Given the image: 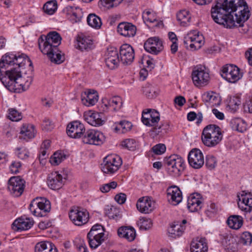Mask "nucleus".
I'll return each mask as SVG.
<instances>
[{
  "label": "nucleus",
  "mask_w": 252,
  "mask_h": 252,
  "mask_svg": "<svg viewBox=\"0 0 252 252\" xmlns=\"http://www.w3.org/2000/svg\"><path fill=\"white\" fill-rule=\"evenodd\" d=\"M212 7L214 21L228 29L238 28L239 32L247 33L249 27L244 23L250 16V11L245 0H219Z\"/></svg>",
  "instance_id": "f257e3e1"
},
{
  "label": "nucleus",
  "mask_w": 252,
  "mask_h": 252,
  "mask_svg": "<svg viewBox=\"0 0 252 252\" xmlns=\"http://www.w3.org/2000/svg\"><path fill=\"white\" fill-rule=\"evenodd\" d=\"M14 61V66L7 70L4 76H0V80L9 91L19 93L30 87L33 69L32 61L24 54L15 55Z\"/></svg>",
  "instance_id": "f03ea898"
},
{
  "label": "nucleus",
  "mask_w": 252,
  "mask_h": 252,
  "mask_svg": "<svg viewBox=\"0 0 252 252\" xmlns=\"http://www.w3.org/2000/svg\"><path fill=\"white\" fill-rule=\"evenodd\" d=\"M62 37L60 34L55 31L49 32L44 39L41 36L39 39V48L41 52L46 55L51 62L57 64L63 63L64 60L58 46L61 43Z\"/></svg>",
  "instance_id": "7ed1b4c3"
},
{
  "label": "nucleus",
  "mask_w": 252,
  "mask_h": 252,
  "mask_svg": "<svg viewBox=\"0 0 252 252\" xmlns=\"http://www.w3.org/2000/svg\"><path fill=\"white\" fill-rule=\"evenodd\" d=\"M222 137L221 129L219 126L209 125L203 129L201 139L205 146L213 147L220 142Z\"/></svg>",
  "instance_id": "20e7f679"
},
{
  "label": "nucleus",
  "mask_w": 252,
  "mask_h": 252,
  "mask_svg": "<svg viewBox=\"0 0 252 252\" xmlns=\"http://www.w3.org/2000/svg\"><path fill=\"white\" fill-rule=\"evenodd\" d=\"M29 209L35 216L45 217L51 210V203L49 200L45 198L36 197L31 201Z\"/></svg>",
  "instance_id": "39448f33"
},
{
  "label": "nucleus",
  "mask_w": 252,
  "mask_h": 252,
  "mask_svg": "<svg viewBox=\"0 0 252 252\" xmlns=\"http://www.w3.org/2000/svg\"><path fill=\"white\" fill-rule=\"evenodd\" d=\"M164 163L167 166L169 173L174 176L180 175L186 167L184 160L177 155H173L165 158Z\"/></svg>",
  "instance_id": "423d86ee"
},
{
  "label": "nucleus",
  "mask_w": 252,
  "mask_h": 252,
  "mask_svg": "<svg viewBox=\"0 0 252 252\" xmlns=\"http://www.w3.org/2000/svg\"><path fill=\"white\" fill-rule=\"evenodd\" d=\"M122 164V160L119 156L110 155L104 158L101 168L104 173L111 174L116 172Z\"/></svg>",
  "instance_id": "0eeeda50"
},
{
  "label": "nucleus",
  "mask_w": 252,
  "mask_h": 252,
  "mask_svg": "<svg viewBox=\"0 0 252 252\" xmlns=\"http://www.w3.org/2000/svg\"><path fill=\"white\" fill-rule=\"evenodd\" d=\"M191 76L193 83L197 87L206 86L210 80L208 69L201 65H197L194 68Z\"/></svg>",
  "instance_id": "6e6552de"
},
{
  "label": "nucleus",
  "mask_w": 252,
  "mask_h": 252,
  "mask_svg": "<svg viewBox=\"0 0 252 252\" xmlns=\"http://www.w3.org/2000/svg\"><path fill=\"white\" fill-rule=\"evenodd\" d=\"M69 217L75 225L81 226L88 221L89 214L87 210L74 206L69 212Z\"/></svg>",
  "instance_id": "1a4fd4ad"
},
{
  "label": "nucleus",
  "mask_w": 252,
  "mask_h": 252,
  "mask_svg": "<svg viewBox=\"0 0 252 252\" xmlns=\"http://www.w3.org/2000/svg\"><path fill=\"white\" fill-rule=\"evenodd\" d=\"M220 75L223 78L231 83H236L242 77L240 69L233 64L224 65L221 70Z\"/></svg>",
  "instance_id": "9d476101"
},
{
  "label": "nucleus",
  "mask_w": 252,
  "mask_h": 252,
  "mask_svg": "<svg viewBox=\"0 0 252 252\" xmlns=\"http://www.w3.org/2000/svg\"><path fill=\"white\" fill-rule=\"evenodd\" d=\"M184 43L187 46L189 45L191 49H199L204 43V37L198 31L193 30L185 35Z\"/></svg>",
  "instance_id": "9b49d317"
},
{
  "label": "nucleus",
  "mask_w": 252,
  "mask_h": 252,
  "mask_svg": "<svg viewBox=\"0 0 252 252\" xmlns=\"http://www.w3.org/2000/svg\"><path fill=\"white\" fill-rule=\"evenodd\" d=\"M82 139L85 144L100 145L103 143L105 138L101 132L94 129H88L85 131Z\"/></svg>",
  "instance_id": "f8f14e48"
},
{
  "label": "nucleus",
  "mask_w": 252,
  "mask_h": 252,
  "mask_svg": "<svg viewBox=\"0 0 252 252\" xmlns=\"http://www.w3.org/2000/svg\"><path fill=\"white\" fill-rule=\"evenodd\" d=\"M25 187V181L20 176L11 177L8 181V190L15 197L20 196L24 192Z\"/></svg>",
  "instance_id": "ddd939ff"
},
{
  "label": "nucleus",
  "mask_w": 252,
  "mask_h": 252,
  "mask_svg": "<svg viewBox=\"0 0 252 252\" xmlns=\"http://www.w3.org/2000/svg\"><path fill=\"white\" fill-rule=\"evenodd\" d=\"M160 120V114L155 109H147L142 112L141 121L146 126H155Z\"/></svg>",
  "instance_id": "4468645a"
},
{
  "label": "nucleus",
  "mask_w": 252,
  "mask_h": 252,
  "mask_svg": "<svg viewBox=\"0 0 252 252\" xmlns=\"http://www.w3.org/2000/svg\"><path fill=\"white\" fill-rule=\"evenodd\" d=\"M188 158L189 164L194 169H199L204 164V156L199 149H192L189 152Z\"/></svg>",
  "instance_id": "2eb2a0df"
},
{
  "label": "nucleus",
  "mask_w": 252,
  "mask_h": 252,
  "mask_svg": "<svg viewBox=\"0 0 252 252\" xmlns=\"http://www.w3.org/2000/svg\"><path fill=\"white\" fill-rule=\"evenodd\" d=\"M144 47L146 51L154 55L158 54L163 48L161 40L156 36L149 38L145 42Z\"/></svg>",
  "instance_id": "dca6fc26"
},
{
  "label": "nucleus",
  "mask_w": 252,
  "mask_h": 252,
  "mask_svg": "<svg viewBox=\"0 0 252 252\" xmlns=\"http://www.w3.org/2000/svg\"><path fill=\"white\" fill-rule=\"evenodd\" d=\"M85 130L83 124L79 121H74L68 124L66 133L71 138H82Z\"/></svg>",
  "instance_id": "f3484780"
},
{
  "label": "nucleus",
  "mask_w": 252,
  "mask_h": 252,
  "mask_svg": "<svg viewBox=\"0 0 252 252\" xmlns=\"http://www.w3.org/2000/svg\"><path fill=\"white\" fill-rule=\"evenodd\" d=\"M105 62L107 66L111 69L118 66L120 59L118 51L115 48L110 47L107 49L105 55Z\"/></svg>",
  "instance_id": "a211bd4d"
},
{
  "label": "nucleus",
  "mask_w": 252,
  "mask_h": 252,
  "mask_svg": "<svg viewBox=\"0 0 252 252\" xmlns=\"http://www.w3.org/2000/svg\"><path fill=\"white\" fill-rule=\"evenodd\" d=\"M121 61L124 64H130L134 58V52L133 48L129 44L122 45L120 48Z\"/></svg>",
  "instance_id": "6ab92c4d"
},
{
  "label": "nucleus",
  "mask_w": 252,
  "mask_h": 252,
  "mask_svg": "<svg viewBox=\"0 0 252 252\" xmlns=\"http://www.w3.org/2000/svg\"><path fill=\"white\" fill-rule=\"evenodd\" d=\"M101 114L92 110L86 111L84 114V120L91 126H101L103 124L104 121L102 119Z\"/></svg>",
  "instance_id": "aec40b11"
},
{
  "label": "nucleus",
  "mask_w": 252,
  "mask_h": 252,
  "mask_svg": "<svg viewBox=\"0 0 252 252\" xmlns=\"http://www.w3.org/2000/svg\"><path fill=\"white\" fill-rule=\"evenodd\" d=\"M202 198L198 193L190 194L188 199V208L191 212H197L202 207Z\"/></svg>",
  "instance_id": "412c9836"
},
{
  "label": "nucleus",
  "mask_w": 252,
  "mask_h": 252,
  "mask_svg": "<svg viewBox=\"0 0 252 252\" xmlns=\"http://www.w3.org/2000/svg\"><path fill=\"white\" fill-rule=\"evenodd\" d=\"M155 203L147 197H143L139 199L136 207L137 209L141 213L148 214L154 209Z\"/></svg>",
  "instance_id": "4be33fe9"
},
{
  "label": "nucleus",
  "mask_w": 252,
  "mask_h": 252,
  "mask_svg": "<svg viewBox=\"0 0 252 252\" xmlns=\"http://www.w3.org/2000/svg\"><path fill=\"white\" fill-rule=\"evenodd\" d=\"M47 184L48 187L52 189H60L63 185L62 175L58 172L50 173L48 177Z\"/></svg>",
  "instance_id": "5701e85b"
},
{
  "label": "nucleus",
  "mask_w": 252,
  "mask_h": 252,
  "mask_svg": "<svg viewBox=\"0 0 252 252\" xmlns=\"http://www.w3.org/2000/svg\"><path fill=\"white\" fill-rule=\"evenodd\" d=\"M169 201L173 205H176L182 200V193L180 189L177 186H172L167 190Z\"/></svg>",
  "instance_id": "b1692460"
},
{
  "label": "nucleus",
  "mask_w": 252,
  "mask_h": 252,
  "mask_svg": "<svg viewBox=\"0 0 252 252\" xmlns=\"http://www.w3.org/2000/svg\"><path fill=\"white\" fill-rule=\"evenodd\" d=\"M33 223V220L22 217L13 222V229L16 231L26 230L31 228Z\"/></svg>",
  "instance_id": "393cba45"
},
{
  "label": "nucleus",
  "mask_w": 252,
  "mask_h": 252,
  "mask_svg": "<svg viewBox=\"0 0 252 252\" xmlns=\"http://www.w3.org/2000/svg\"><path fill=\"white\" fill-rule=\"evenodd\" d=\"M117 31L125 37H133L136 34V28L130 23H121L118 26Z\"/></svg>",
  "instance_id": "a878e982"
},
{
  "label": "nucleus",
  "mask_w": 252,
  "mask_h": 252,
  "mask_svg": "<svg viewBox=\"0 0 252 252\" xmlns=\"http://www.w3.org/2000/svg\"><path fill=\"white\" fill-rule=\"evenodd\" d=\"M77 48L82 51H88L94 48V42L90 37L78 36L77 38Z\"/></svg>",
  "instance_id": "bb28decb"
},
{
  "label": "nucleus",
  "mask_w": 252,
  "mask_h": 252,
  "mask_svg": "<svg viewBox=\"0 0 252 252\" xmlns=\"http://www.w3.org/2000/svg\"><path fill=\"white\" fill-rule=\"evenodd\" d=\"M118 234L119 237L131 242L135 238L136 231L132 227L123 226L118 229Z\"/></svg>",
  "instance_id": "cd10ccee"
},
{
  "label": "nucleus",
  "mask_w": 252,
  "mask_h": 252,
  "mask_svg": "<svg viewBox=\"0 0 252 252\" xmlns=\"http://www.w3.org/2000/svg\"><path fill=\"white\" fill-rule=\"evenodd\" d=\"M35 252H58L55 245L49 241H42L36 244Z\"/></svg>",
  "instance_id": "c85d7f7f"
},
{
  "label": "nucleus",
  "mask_w": 252,
  "mask_h": 252,
  "mask_svg": "<svg viewBox=\"0 0 252 252\" xmlns=\"http://www.w3.org/2000/svg\"><path fill=\"white\" fill-rule=\"evenodd\" d=\"M208 247L204 238L193 240L190 244L191 252H207Z\"/></svg>",
  "instance_id": "c756f323"
},
{
  "label": "nucleus",
  "mask_w": 252,
  "mask_h": 252,
  "mask_svg": "<svg viewBox=\"0 0 252 252\" xmlns=\"http://www.w3.org/2000/svg\"><path fill=\"white\" fill-rule=\"evenodd\" d=\"M85 95L86 97H83L82 96L81 100L82 103L87 106L94 105L98 101V96L97 93L94 90L85 92Z\"/></svg>",
  "instance_id": "7c9ffc66"
},
{
  "label": "nucleus",
  "mask_w": 252,
  "mask_h": 252,
  "mask_svg": "<svg viewBox=\"0 0 252 252\" xmlns=\"http://www.w3.org/2000/svg\"><path fill=\"white\" fill-rule=\"evenodd\" d=\"M20 134L22 135L21 138L26 140L33 138L35 135L34 126L28 124H23L21 128Z\"/></svg>",
  "instance_id": "2f4dec72"
},
{
  "label": "nucleus",
  "mask_w": 252,
  "mask_h": 252,
  "mask_svg": "<svg viewBox=\"0 0 252 252\" xmlns=\"http://www.w3.org/2000/svg\"><path fill=\"white\" fill-rule=\"evenodd\" d=\"M230 126L231 128L239 132H244L247 129V124L245 122L240 118H234L231 120Z\"/></svg>",
  "instance_id": "473e14b6"
},
{
  "label": "nucleus",
  "mask_w": 252,
  "mask_h": 252,
  "mask_svg": "<svg viewBox=\"0 0 252 252\" xmlns=\"http://www.w3.org/2000/svg\"><path fill=\"white\" fill-rule=\"evenodd\" d=\"M243 218L238 215H232L230 216L227 220L228 225L234 229H238L243 224Z\"/></svg>",
  "instance_id": "72a5a7b5"
},
{
  "label": "nucleus",
  "mask_w": 252,
  "mask_h": 252,
  "mask_svg": "<svg viewBox=\"0 0 252 252\" xmlns=\"http://www.w3.org/2000/svg\"><path fill=\"white\" fill-rule=\"evenodd\" d=\"M177 19L181 26L186 27L189 25L191 17L188 11L183 10L177 13Z\"/></svg>",
  "instance_id": "f704fd0d"
},
{
  "label": "nucleus",
  "mask_w": 252,
  "mask_h": 252,
  "mask_svg": "<svg viewBox=\"0 0 252 252\" xmlns=\"http://www.w3.org/2000/svg\"><path fill=\"white\" fill-rule=\"evenodd\" d=\"M185 229V226L181 224H173L168 229L169 236L175 238L180 237L182 235Z\"/></svg>",
  "instance_id": "c9c22d12"
},
{
  "label": "nucleus",
  "mask_w": 252,
  "mask_h": 252,
  "mask_svg": "<svg viewBox=\"0 0 252 252\" xmlns=\"http://www.w3.org/2000/svg\"><path fill=\"white\" fill-rule=\"evenodd\" d=\"M105 214L111 219L116 220L121 217L119 209L113 206H107L105 208Z\"/></svg>",
  "instance_id": "e433bc0d"
},
{
  "label": "nucleus",
  "mask_w": 252,
  "mask_h": 252,
  "mask_svg": "<svg viewBox=\"0 0 252 252\" xmlns=\"http://www.w3.org/2000/svg\"><path fill=\"white\" fill-rule=\"evenodd\" d=\"M87 22L91 27L99 29L102 25V22L100 17L95 14H90L87 17Z\"/></svg>",
  "instance_id": "4c0bfd02"
},
{
  "label": "nucleus",
  "mask_w": 252,
  "mask_h": 252,
  "mask_svg": "<svg viewBox=\"0 0 252 252\" xmlns=\"http://www.w3.org/2000/svg\"><path fill=\"white\" fill-rule=\"evenodd\" d=\"M15 58V55L14 54H6L5 56H2L0 61V73H1V68L4 67H7L9 65H13L14 66V59Z\"/></svg>",
  "instance_id": "58836bf2"
},
{
  "label": "nucleus",
  "mask_w": 252,
  "mask_h": 252,
  "mask_svg": "<svg viewBox=\"0 0 252 252\" xmlns=\"http://www.w3.org/2000/svg\"><path fill=\"white\" fill-rule=\"evenodd\" d=\"M66 158V155L62 151L56 152L50 159V162L53 165H58Z\"/></svg>",
  "instance_id": "ea45409f"
},
{
  "label": "nucleus",
  "mask_w": 252,
  "mask_h": 252,
  "mask_svg": "<svg viewBox=\"0 0 252 252\" xmlns=\"http://www.w3.org/2000/svg\"><path fill=\"white\" fill-rule=\"evenodd\" d=\"M203 100L205 102L209 103L212 106L219 104L220 100L216 94L213 92H207L203 95Z\"/></svg>",
  "instance_id": "a19ab883"
},
{
  "label": "nucleus",
  "mask_w": 252,
  "mask_h": 252,
  "mask_svg": "<svg viewBox=\"0 0 252 252\" xmlns=\"http://www.w3.org/2000/svg\"><path fill=\"white\" fill-rule=\"evenodd\" d=\"M100 237L104 238L103 227L101 225L96 224L93 225L87 234V237Z\"/></svg>",
  "instance_id": "79ce46f5"
},
{
  "label": "nucleus",
  "mask_w": 252,
  "mask_h": 252,
  "mask_svg": "<svg viewBox=\"0 0 252 252\" xmlns=\"http://www.w3.org/2000/svg\"><path fill=\"white\" fill-rule=\"evenodd\" d=\"M57 2L56 0H53L47 2L43 6V9L44 12L49 14L52 15L57 9Z\"/></svg>",
  "instance_id": "37998d69"
},
{
  "label": "nucleus",
  "mask_w": 252,
  "mask_h": 252,
  "mask_svg": "<svg viewBox=\"0 0 252 252\" xmlns=\"http://www.w3.org/2000/svg\"><path fill=\"white\" fill-rule=\"evenodd\" d=\"M239 199L241 201V204L244 206H247L250 208L251 211L252 209V194L251 193H245L243 191V193L241 196H238Z\"/></svg>",
  "instance_id": "c03bdc74"
},
{
  "label": "nucleus",
  "mask_w": 252,
  "mask_h": 252,
  "mask_svg": "<svg viewBox=\"0 0 252 252\" xmlns=\"http://www.w3.org/2000/svg\"><path fill=\"white\" fill-rule=\"evenodd\" d=\"M123 0H99V5L106 9H110L118 6Z\"/></svg>",
  "instance_id": "a18cd8bd"
},
{
  "label": "nucleus",
  "mask_w": 252,
  "mask_h": 252,
  "mask_svg": "<svg viewBox=\"0 0 252 252\" xmlns=\"http://www.w3.org/2000/svg\"><path fill=\"white\" fill-rule=\"evenodd\" d=\"M138 225L141 230H146L152 227L153 223L150 219L143 217L139 219Z\"/></svg>",
  "instance_id": "49530a36"
},
{
  "label": "nucleus",
  "mask_w": 252,
  "mask_h": 252,
  "mask_svg": "<svg viewBox=\"0 0 252 252\" xmlns=\"http://www.w3.org/2000/svg\"><path fill=\"white\" fill-rule=\"evenodd\" d=\"M8 118L12 121H19L22 119V113L15 108H10L8 110Z\"/></svg>",
  "instance_id": "de8ad7c7"
},
{
  "label": "nucleus",
  "mask_w": 252,
  "mask_h": 252,
  "mask_svg": "<svg viewBox=\"0 0 252 252\" xmlns=\"http://www.w3.org/2000/svg\"><path fill=\"white\" fill-rule=\"evenodd\" d=\"M90 247L92 249H96L100 246L104 240V237H87Z\"/></svg>",
  "instance_id": "09e8293b"
},
{
  "label": "nucleus",
  "mask_w": 252,
  "mask_h": 252,
  "mask_svg": "<svg viewBox=\"0 0 252 252\" xmlns=\"http://www.w3.org/2000/svg\"><path fill=\"white\" fill-rule=\"evenodd\" d=\"M169 127V125L167 122L164 123L159 126H155L153 129V131L157 135H163L167 132Z\"/></svg>",
  "instance_id": "8fccbe9b"
},
{
  "label": "nucleus",
  "mask_w": 252,
  "mask_h": 252,
  "mask_svg": "<svg viewBox=\"0 0 252 252\" xmlns=\"http://www.w3.org/2000/svg\"><path fill=\"white\" fill-rule=\"evenodd\" d=\"M142 18L145 21L154 23L157 21V16L153 11L150 10H145L143 12Z\"/></svg>",
  "instance_id": "3c124183"
},
{
  "label": "nucleus",
  "mask_w": 252,
  "mask_h": 252,
  "mask_svg": "<svg viewBox=\"0 0 252 252\" xmlns=\"http://www.w3.org/2000/svg\"><path fill=\"white\" fill-rule=\"evenodd\" d=\"M240 104V98L238 96H233L230 97L228 103V106H229L233 112H235L238 109Z\"/></svg>",
  "instance_id": "603ef678"
},
{
  "label": "nucleus",
  "mask_w": 252,
  "mask_h": 252,
  "mask_svg": "<svg viewBox=\"0 0 252 252\" xmlns=\"http://www.w3.org/2000/svg\"><path fill=\"white\" fill-rule=\"evenodd\" d=\"M122 146L130 151H134L136 147V143L133 139H126L122 142Z\"/></svg>",
  "instance_id": "864d4df0"
},
{
  "label": "nucleus",
  "mask_w": 252,
  "mask_h": 252,
  "mask_svg": "<svg viewBox=\"0 0 252 252\" xmlns=\"http://www.w3.org/2000/svg\"><path fill=\"white\" fill-rule=\"evenodd\" d=\"M132 124L130 122L126 121H122L120 122L118 125L116 126V129H122V132L125 133L129 130L132 127Z\"/></svg>",
  "instance_id": "5fc2aeb1"
},
{
  "label": "nucleus",
  "mask_w": 252,
  "mask_h": 252,
  "mask_svg": "<svg viewBox=\"0 0 252 252\" xmlns=\"http://www.w3.org/2000/svg\"><path fill=\"white\" fill-rule=\"evenodd\" d=\"M16 154L19 158L25 159L29 157V152L24 147H19L16 149Z\"/></svg>",
  "instance_id": "6e6d98bb"
},
{
  "label": "nucleus",
  "mask_w": 252,
  "mask_h": 252,
  "mask_svg": "<svg viewBox=\"0 0 252 252\" xmlns=\"http://www.w3.org/2000/svg\"><path fill=\"white\" fill-rule=\"evenodd\" d=\"M206 165L210 170L214 169L217 165L216 158L212 155H207L206 157Z\"/></svg>",
  "instance_id": "4d7b16f0"
},
{
  "label": "nucleus",
  "mask_w": 252,
  "mask_h": 252,
  "mask_svg": "<svg viewBox=\"0 0 252 252\" xmlns=\"http://www.w3.org/2000/svg\"><path fill=\"white\" fill-rule=\"evenodd\" d=\"M240 242L244 245H250L252 242V234L249 232H244L241 235Z\"/></svg>",
  "instance_id": "13d9d810"
},
{
  "label": "nucleus",
  "mask_w": 252,
  "mask_h": 252,
  "mask_svg": "<svg viewBox=\"0 0 252 252\" xmlns=\"http://www.w3.org/2000/svg\"><path fill=\"white\" fill-rule=\"evenodd\" d=\"M110 100V106L114 111H116L121 108L122 103L119 97H114Z\"/></svg>",
  "instance_id": "bf43d9fd"
},
{
  "label": "nucleus",
  "mask_w": 252,
  "mask_h": 252,
  "mask_svg": "<svg viewBox=\"0 0 252 252\" xmlns=\"http://www.w3.org/2000/svg\"><path fill=\"white\" fill-rule=\"evenodd\" d=\"M218 211V207L214 203H210L209 205H208L207 208L206 210V215L209 217H212Z\"/></svg>",
  "instance_id": "052dcab7"
},
{
  "label": "nucleus",
  "mask_w": 252,
  "mask_h": 252,
  "mask_svg": "<svg viewBox=\"0 0 252 252\" xmlns=\"http://www.w3.org/2000/svg\"><path fill=\"white\" fill-rule=\"evenodd\" d=\"M153 152L157 155L163 154L166 151V147L164 144H158L152 148Z\"/></svg>",
  "instance_id": "680f3d73"
},
{
  "label": "nucleus",
  "mask_w": 252,
  "mask_h": 252,
  "mask_svg": "<svg viewBox=\"0 0 252 252\" xmlns=\"http://www.w3.org/2000/svg\"><path fill=\"white\" fill-rule=\"evenodd\" d=\"M79 9L77 7H74L72 6H67L63 9V11L66 12L67 14H72L74 16L76 19H79L80 16L78 15V14L75 11V10Z\"/></svg>",
  "instance_id": "e2e57ef3"
},
{
  "label": "nucleus",
  "mask_w": 252,
  "mask_h": 252,
  "mask_svg": "<svg viewBox=\"0 0 252 252\" xmlns=\"http://www.w3.org/2000/svg\"><path fill=\"white\" fill-rule=\"evenodd\" d=\"M11 172L14 174H17L19 172V170L21 168V163L19 161H13L10 166Z\"/></svg>",
  "instance_id": "0e129e2a"
},
{
  "label": "nucleus",
  "mask_w": 252,
  "mask_h": 252,
  "mask_svg": "<svg viewBox=\"0 0 252 252\" xmlns=\"http://www.w3.org/2000/svg\"><path fill=\"white\" fill-rule=\"evenodd\" d=\"M126 195L123 193H120L116 195L115 197V200L120 204H124L126 200Z\"/></svg>",
  "instance_id": "69168bd1"
},
{
  "label": "nucleus",
  "mask_w": 252,
  "mask_h": 252,
  "mask_svg": "<svg viewBox=\"0 0 252 252\" xmlns=\"http://www.w3.org/2000/svg\"><path fill=\"white\" fill-rule=\"evenodd\" d=\"M43 128L46 130H51L54 127V125L49 119H45L42 124Z\"/></svg>",
  "instance_id": "338daca9"
},
{
  "label": "nucleus",
  "mask_w": 252,
  "mask_h": 252,
  "mask_svg": "<svg viewBox=\"0 0 252 252\" xmlns=\"http://www.w3.org/2000/svg\"><path fill=\"white\" fill-rule=\"evenodd\" d=\"M245 112L252 113V99L247 101L244 105Z\"/></svg>",
  "instance_id": "774afa93"
}]
</instances>
